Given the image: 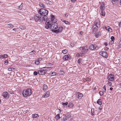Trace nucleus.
<instances>
[{
  "label": "nucleus",
  "instance_id": "obj_41",
  "mask_svg": "<svg viewBox=\"0 0 121 121\" xmlns=\"http://www.w3.org/2000/svg\"><path fill=\"white\" fill-rule=\"evenodd\" d=\"M68 51L66 49H64L62 51V52L64 54H66L67 52Z\"/></svg>",
  "mask_w": 121,
  "mask_h": 121
},
{
  "label": "nucleus",
  "instance_id": "obj_16",
  "mask_svg": "<svg viewBox=\"0 0 121 121\" xmlns=\"http://www.w3.org/2000/svg\"><path fill=\"white\" fill-rule=\"evenodd\" d=\"M63 28L62 27H59L58 29L54 30L53 31L56 33H58L59 32H60L62 30Z\"/></svg>",
  "mask_w": 121,
  "mask_h": 121
},
{
  "label": "nucleus",
  "instance_id": "obj_48",
  "mask_svg": "<svg viewBox=\"0 0 121 121\" xmlns=\"http://www.w3.org/2000/svg\"><path fill=\"white\" fill-rule=\"evenodd\" d=\"M46 65H47L48 66H51L52 65V64L51 63L49 62V63H46Z\"/></svg>",
  "mask_w": 121,
  "mask_h": 121
},
{
  "label": "nucleus",
  "instance_id": "obj_62",
  "mask_svg": "<svg viewBox=\"0 0 121 121\" xmlns=\"http://www.w3.org/2000/svg\"><path fill=\"white\" fill-rule=\"evenodd\" d=\"M71 1L72 2H74L75 1L74 0H71Z\"/></svg>",
  "mask_w": 121,
  "mask_h": 121
},
{
  "label": "nucleus",
  "instance_id": "obj_8",
  "mask_svg": "<svg viewBox=\"0 0 121 121\" xmlns=\"http://www.w3.org/2000/svg\"><path fill=\"white\" fill-rule=\"evenodd\" d=\"M94 24L95 26H97V27H98L100 28V22L99 20H96L94 22Z\"/></svg>",
  "mask_w": 121,
  "mask_h": 121
},
{
  "label": "nucleus",
  "instance_id": "obj_42",
  "mask_svg": "<svg viewBox=\"0 0 121 121\" xmlns=\"http://www.w3.org/2000/svg\"><path fill=\"white\" fill-rule=\"evenodd\" d=\"M35 50H33L32 51L30 52L29 53V54L30 55H34L35 53Z\"/></svg>",
  "mask_w": 121,
  "mask_h": 121
},
{
  "label": "nucleus",
  "instance_id": "obj_35",
  "mask_svg": "<svg viewBox=\"0 0 121 121\" xmlns=\"http://www.w3.org/2000/svg\"><path fill=\"white\" fill-rule=\"evenodd\" d=\"M59 74L61 75H64L65 74V73L64 71L61 69L59 72Z\"/></svg>",
  "mask_w": 121,
  "mask_h": 121
},
{
  "label": "nucleus",
  "instance_id": "obj_3",
  "mask_svg": "<svg viewBox=\"0 0 121 121\" xmlns=\"http://www.w3.org/2000/svg\"><path fill=\"white\" fill-rule=\"evenodd\" d=\"M38 13L41 15L45 16L48 14V11L47 10L44 9H41L38 11Z\"/></svg>",
  "mask_w": 121,
  "mask_h": 121
},
{
  "label": "nucleus",
  "instance_id": "obj_38",
  "mask_svg": "<svg viewBox=\"0 0 121 121\" xmlns=\"http://www.w3.org/2000/svg\"><path fill=\"white\" fill-rule=\"evenodd\" d=\"M110 81H107V84L109 86H111L112 85V83L111 82H110Z\"/></svg>",
  "mask_w": 121,
  "mask_h": 121
},
{
  "label": "nucleus",
  "instance_id": "obj_43",
  "mask_svg": "<svg viewBox=\"0 0 121 121\" xmlns=\"http://www.w3.org/2000/svg\"><path fill=\"white\" fill-rule=\"evenodd\" d=\"M23 6V3H22L21 5L18 7V8L19 9H22V6Z\"/></svg>",
  "mask_w": 121,
  "mask_h": 121
},
{
  "label": "nucleus",
  "instance_id": "obj_23",
  "mask_svg": "<svg viewBox=\"0 0 121 121\" xmlns=\"http://www.w3.org/2000/svg\"><path fill=\"white\" fill-rule=\"evenodd\" d=\"M70 56L69 55H66L64 56L63 59L64 60H67L68 58H70Z\"/></svg>",
  "mask_w": 121,
  "mask_h": 121
},
{
  "label": "nucleus",
  "instance_id": "obj_30",
  "mask_svg": "<svg viewBox=\"0 0 121 121\" xmlns=\"http://www.w3.org/2000/svg\"><path fill=\"white\" fill-rule=\"evenodd\" d=\"M32 116L33 118H36L39 117V116L38 114H32Z\"/></svg>",
  "mask_w": 121,
  "mask_h": 121
},
{
  "label": "nucleus",
  "instance_id": "obj_21",
  "mask_svg": "<svg viewBox=\"0 0 121 121\" xmlns=\"http://www.w3.org/2000/svg\"><path fill=\"white\" fill-rule=\"evenodd\" d=\"M111 40L110 42V43L111 44H113L114 43V41L115 40V38L113 36H111L110 38Z\"/></svg>",
  "mask_w": 121,
  "mask_h": 121
},
{
  "label": "nucleus",
  "instance_id": "obj_2",
  "mask_svg": "<svg viewBox=\"0 0 121 121\" xmlns=\"http://www.w3.org/2000/svg\"><path fill=\"white\" fill-rule=\"evenodd\" d=\"M51 67H45L38 71V73L39 75H43L46 73L47 71L52 69Z\"/></svg>",
  "mask_w": 121,
  "mask_h": 121
},
{
  "label": "nucleus",
  "instance_id": "obj_51",
  "mask_svg": "<svg viewBox=\"0 0 121 121\" xmlns=\"http://www.w3.org/2000/svg\"><path fill=\"white\" fill-rule=\"evenodd\" d=\"M68 104V102H66L65 103H64L63 102L62 103V104L63 105H67Z\"/></svg>",
  "mask_w": 121,
  "mask_h": 121
},
{
  "label": "nucleus",
  "instance_id": "obj_12",
  "mask_svg": "<svg viewBox=\"0 0 121 121\" xmlns=\"http://www.w3.org/2000/svg\"><path fill=\"white\" fill-rule=\"evenodd\" d=\"M71 116V115L70 114H66L63 118L62 121H66Z\"/></svg>",
  "mask_w": 121,
  "mask_h": 121
},
{
  "label": "nucleus",
  "instance_id": "obj_29",
  "mask_svg": "<svg viewBox=\"0 0 121 121\" xmlns=\"http://www.w3.org/2000/svg\"><path fill=\"white\" fill-rule=\"evenodd\" d=\"M97 104L100 105H101L102 104V100L101 99H99L98 100L97 102Z\"/></svg>",
  "mask_w": 121,
  "mask_h": 121
},
{
  "label": "nucleus",
  "instance_id": "obj_49",
  "mask_svg": "<svg viewBox=\"0 0 121 121\" xmlns=\"http://www.w3.org/2000/svg\"><path fill=\"white\" fill-rule=\"evenodd\" d=\"M81 53H78L76 54V56L77 57H79L81 56Z\"/></svg>",
  "mask_w": 121,
  "mask_h": 121
},
{
  "label": "nucleus",
  "instance_id": "obj_9",
  "mask_svg": "<svg viewBox=\"0 0 121 121\" xmlns=\"http://www.w3.org/2000/svg\"><path fill=\"white\" fill-rule=\"evenodd\" d=\"M98 47L96 44L93 45L91 44L90 45L89 47V48L90 50H95L96 48Z\"/></svg>",
  "mask_w": 121,
  "mask_h": 121
},
{
  "label": "nucleus",
  "instance_id": "obj_55",
  "mask_svg": "<svg viewBox=\"0 0 121 121\" xmlns=\"http://www.w3.org/2000/svg\"><path fill=\"white\" fill-rule=\"evenodd\" d=\"M8 60H6L4 61V64L5 65H7L8 64Z\"/></svg>",
  "mask_w": 121,
  "mask_h": 121
},
{
  "label": "nucleus",
  "instance_id": "obj_56",
  "mask_svg": "<svg viewBox=\"0 0 121 121\" xmlns=\"http://www.w3.org/2000/svg\"><path fill=\"white\" fill-rule=\"evenodd\" d=\"M38 73V72H37L36 71H34V72L33 73L34 75H36Z\"/></svg>",
  "mask_w": 121,
  "mask_h": 121
},
{
  "label": "nucleus",
  "instance_id": "obj_1",
  "mask_svg": "<svg viewBox=\"0 0 121 121\" xmlns=\"http://www.w3.org/2000/svg\"><path fill=\"white\" fill-rule=\"evenodd\" d=\"M32 93V90L29 88L24 90L22 91V94L24 97H26L30 95Z\"/></svg>",
  "mask_w": 121,
  "mask_h": 121
},
{
  "label": "nucleus",
  "instance_id": "obj_59",
  "mask_svg": "<svg viewBox=\"0 0 121 121\" xmlns=\"http://www.w3.org/2000/svg\"><path fill=\"white\" fill-rule=\"evenodd\" d=\"M10 93L11 94H14V93L13 92V91H9Z\"/></svg>",
  "mask_w": 121,
  "mask_h": 121
},
{
  "label": "nucleus",
  "instance_id": "obj_13",
  "mask_svg": "<svg viewBox=\"0 0 121 121\" xmlns=\"http://www.w3.org/2000/svg\"><path fill=\"white\" fill-rule=\"evenodd\" d=\"M35 20L36 22H38L39 20L41 21V17H39L38 14H37L35 15Z\"/></svg>",
  "mask_w": 121,
  "mask_h": 121
},
{
  "label": "nucleus",
  "instance_id": "obj_24",
  "mask_svg": "<svg viewBox=\"0 0 121 121\" xmlns=\"http://www.w3.org/2000/svg\"><path fill=\"white\" fill-rule=\"evenodd\" d=\"M8 55L7 54H4L3 55H0V58L2 59L4 58H6L7 57Z\"/></svg>",
  "mask_w": 121,
  "mask_h": 121
},
{
  "label": "nucleus",
  "instance_id": "obj_57",
  "mask_svg": "<svg viewBox=\"0 0 121 121\" xmlns=\"http://www.w3.org/2000/svg\"><path fill=\"white\" fill-rule=\"evenodd\" d=\"M104 44L105 46H107L108 45L107 43L106 42H105L104 43Z\"/></svg>",
  "mask_w": 121,
  "mask_h": 121
},
{
  "label": "nucleus",
  "instance_id": "obj_7",
  "mask_svg": "<svg viewBox=\"0 0 121 121\" xmlns=\"http://www.w3.org/2000/svg\"><path fill=\"white\" fill-rule=\"evenodd\" d=\"M46 26L45 28L48 29L49 28L51 29L52 24L50 22H49V21H47L46 22Z\"/></svg>",
  "mask_w": 121,
  "mask_h": 121
},
{
  "label": "nucleus",
  "instance_id": "obj_45",
  "mask_svg": "<svg viewBox=\"0 0 121 121\" xmlns=\"http://www.w3.org/2000/svg\"><path fill=\"white\" fill-rule=\"evenodd\" d=\"M14 68H9L8 70L9 71H11L13 70H14Z\"/></svg>",
  "mask_w": 121,
  "mask_h": 121
},
{
  "label": "nucleus",
  "instance_id": "obj_36",
  "mask_svg": "<svg viewBox=\"0 0 121 121\" xmlns=\"http://www.w3.org/2000/svg\"><path fill=\"white\" fill-rule=\"evenodd\" d=\"M73 106V104L71 103H70L69 104L68 107L70 108H72Z\"/></svg>",
  "mask_w": 121,
  "mask_h": 121
},
{
  "label": "nucleus",
  "instance_id": "obj_33",
  "mask_svg": "<svg viewBox=\"0 0 121 121\" xmlns=\"http://www.w3.org/2000/svg\"><path fill=\"white\" fill-rule=\"evenodd\" d=\"M50 75L51 76H54L56 75V72H51L50 73Z\"/></svg>",
  "mask_w": 121,
  "mask_h": 121
},
{
  "label": "nucleus",
  "instance_id": "obj_61",
  "mask_svg": "<svg viewBox=\"0 0 121 121\" xmlns=\"http://www.w3.org/2000/svg\"><path fill=\"white\" fill-rule=\"evenodd\" d=\"M70 45L71 46H73V44H72V43H71L70 44Z\"/></svg>",
  "mask_w": 121,
  "mask_h": 121
},
{
  "label": "nucleus",
  "instance_id": "obj_50",
  "mask_svg": "<svg viewBox=\"0 0 121 121\" xmlns=\"http://www.w3.org/2000/svg\"><path fill=\"white\" fill-rule=\"evenodd\" d=\"M103 91H100L99 92V94L100 95V96H102L104 94Z\"/></svg>",
  "mask_w": 121,
  "mask_h": 121
},
{
  "label": "nucleus",
  "instance_id": "obj_27",
  "mask_svg": "<svg viewBox=\"0 0 121 121\" xmlns=\"http://www.w3.org/2000/svg\"><path fill=\"white\" fill-rule=\"evenodd\" d=\"M48 18V17L46 16H44L43 17H41V21H43L44 22L46 21Z\"/></svg>",
  "mask_w": 121,
  "mask_h": 121
},
{
  "label": "nucleus",
  "instance_id": "obj_5",
  "mask_svg": "<svg viewBox=\"0 0 121 121\" xmlns=\"http://www.w3.org/2000/svg\"><path fill=\"white\" fill-rule=\"evenodd\" d=\"M107 78L108 81H113L114 80L115 76L113 74H110L107 77Z\"/></svg>",
  "mask_w": 121,
  "mask_h": 121
},
{
  "label": "nucleus",
  "instance_id": "obj_19",
  "mask_svg": "<svg viewBox=\"0 0 121 121\" xmlns=\"http://www.w3.org/2000/svg\"><path fill=\"white\" fill-rule=\"evenodd\" d=\"M51 22L53 23L56 22V21L55 19L54 16L53 15H52L51 17Z\"/></svg>",
  "mask_w": 121,
  "mask_h": 121
},
{
  "label": "nucleus",
  "instance_id": "obj_52",
  "mask_svg": "<svg viewBox=\"0 0 121 121\" xmlns=\"http://www.w3.org/2000/svg\"><path fill=\"white\" fill-rule=\"evenodd\" d=\"M82 61V60L81 59H79L78 61V63H80Z\"/></svg>",
  "mask_w": 121,
  "mask_h": 121
},
{
  "label": "nucleus",
  "instance_id": "obj_17",
  "mask_svg": "<svg viewBox=\"0 0 121 121\" xmlns=\"http://www.w3.org/2000/svg\"><path fill=\"white\" fill-rule=\"evenodd\" d=\"M99 27H98L97 26H93L92 30H93L92 34H95V33L98 31V29Z\"/></svg>",
  "mask_w": 121,
  "mask_h": 121
},
{
  "label": "nucleus",
  "instance_id": "obj_54",
  "mask_svg": "<svg viewBox=\"0 0 121 121\" xmlns=\"http://www.w3.org/2000/svg\"><path fill=\"white\" fill-rule=\"evenodd\" d=\"M118 26L120 27H121V20L118 22Z\"/></svg>",
  "mask_w": 121,
  "mask_h": 121
},
{
  "label": "nucleus",
  "instance_id": "obj_60",
  "mask_svg": "<svg viewBox=\"0 0 121 121\" xmlns=\"http://www.w3.org/2000/svg\"><path fill=\"white\" fill-rule=\"evenodd\" d=\"M113 89V88L112 87H111L110 88V90L112 91Z\"/></svg>",
  "mask_w": 121,
  "mask_h": 121
},
{
  "label": "nucleus",
  "instance_id": "obj_39",
  "mask_svg": "<svg viewBox=\"0 0 121 121\" xmlns=\"http://www.w3.org/2000/svg\"><path fill=\"white\" fill-rule=\"evenodd\" d=\"M106 90V87L105 85H104V86L103 87L102 91H103L105 93Z\"/></svg>",
  "mask_w": 121,
  "mask_h": 121
},
{
  "label": "nucleus",
  "instance_id": "obj_64",
  "mask_svg": "<svg viewBox=\"0 0 121 121\" xmlns=\"http://www.w3.org/2000/svg\"><path fill=\"white\" fill-rule=\"evenodd\" d=\"M82 32H80V34L81 35L82 34Z\"/></svg>",
  "mask_w": 121,
  "mask_h": 121
},
{
  "label": "nucleus",
  "instance_id": "obj_15",
  "mask_svg": "<svg viewBox=\"0 0 121 121\" xmlns=\"http://www.w3.org/2000/svg\"><path fill=\"white\" fill-rule=\"evenodd\" d=\"M2 96L5 99L8 98L9 96V94L7 92H4L2 94Z\"/></svg>",
  "mask_w": 121,
  "mask_h": 121
},
{
  "label": "nucleus",
  "instance_id": "obj_58",
  "mask_svg": "<svg viewBox=\"0 0 121 121\" xmlns=\"http://www.w3.org/2000/svg\"><path fill=\"white\" fill-rule=\"evenodd\" d=\"M102 106H100L99 108V109L100 110H101L102 109Z\"/></svg>",
  "mask_w": 121,
  "mask_h": 121
},
{
  "label": "nucleus",
  "instance_id": "obj_34",
  "mask_svg": "<svg viewBox=\"0 0 121 121\" xmlns=\"http://www.w3.org/2000/svg\"><path fill=\"white\" fill-rule=\"evenodd\" d=\"M7 27L8 28H13L14 27V26L13 25L11 24H8L7 25Z\"/></svg>",
  "mask_w": 121,
  "mask_h": 121
},
{
  "label": "nucleus",
  "instance_id": "obj_25",
  "mask_svg": "<svg viewBox=\"0 0 121 121\" xmlns=\"http://www.w3.org/2000/svg\"><path fill=\"white\" fill-rule=\"evenodd\" d=\"M42 60V58H39L38 60H36L35 62V64L37 65L39 64L40 63L39 61L41 60Z\"/></svg>",
  "mask_w": 121,
  "mask_h": 121
},
{
  "label": "nucleus",
  "instance_id": "obj_44",
  "mask_svg": "<svg viewBox=\"0 0 121 121\" xmlns=\"http://www.w3.org/2000/svg\"><path fill=\"white\" fill-rule=\"evenodd\" d=\"M101 13L102 15L103 16H104L105 15V13L104 11V10H101Z\"/></svg>",
  "mask_w": 121,
  "mask_h": 121
},
{
  "label": "nucleus",
  "instance_id": "obj_18",
  "mask_svg": "<svg viewBox=\"0 0 121 121\" xmlns=\"http://www.w3.org/2000/svg\"><path fill=\"white\" fill-rule=\"evenodd\" d=\"M76 95L77 97L79 99H81L83 96L82 94L79 92H78Z\"/></svg>",
  "mask_w": 121,
  "mask_h": 121
},
{
  "label": "nucleus",
  "instance_id": "obj_40",
  "mask_svg": "<svg viewBox=\"0 0 121 121\" xmlns=\"http://www.w3.org/2000/svg\"><path fill=\"white\" fill-rule=\"evenodd\" d=\"M39 5L40 7H43L45 8V6L44 5V4L42 3H39Z\"/></svg>",
  "mask_w": 121,
  "mask_h": 121
},
{
  "label": "nucleus",
  "instance_id": "obj_31",
  "mask_svg": "<svg viewBox=\"0 0 121 121\" xmlns=\"http://www.w3.org/2000/svg\"><path fill=\"white\" fill-rule=\"evenodd\" d=\"M61 20L62 22H64L66 24H70V23L68 21L65 20L63 19H62Z\"/></svg>",
  "mask_w": 121,
  "mask_h": 121
},
{
  "label": "nucleus",
  "instance_id": "obj_20",
  "mask_svg": "<svg viewBox=\"0 0 121 121\" xmlns=\"http://www.w3.org/2000/svg\"><path fill=\"white\" fill-rule=\"evenodd\" d=\"M105 5L104 3L102 2V3L101 4L100 7V9L101 10H104L105 9Z\"/></svg>",
  "mask_w": 121,
  "mask_h": 121
},
{
  "label": "nucleus",
  "instance_id": "obj_37",
  "mask_svg": "<svg viewBox=\"0 0 121 121\" xmlns=\"http://www.w3.org/2000/svg\"><path fill=\"white\" fill-rule=\"evenodd\" d=\"M121 48V40L119 41L118 45L117 46V48L119 49Z\"/></svg>",
  "mask_w": 121,
  "mask_h": 121
},
{
  "label": "nucleus",
  "instance_id": "obj_28",
  "mask_svg": "<svg viewBox=\"0 0 121 121\" xmlns=\"http://www.w3.org/2000/svg\"><path fill=\"white\" fill-rule=\"evenodd\" d=\"M48 88V87L46 85L44 84L43 85V89L44 91H45L47 90Z\"/></svg>",
  "mask_w": 121,
  "mask_h": 121
},
{
  "label": "nucleus",
  "instance_id": "obj_32",
  "mask_svg": "<svg viewBox=\"0 0 121 121\" xmlns=\"http://www.w3.org/2000/svg\"><path fill=\"white\" fill-rule=\"evenodd\" d=\"M55 118L56 120H58L60 118V117L59 116V114H58L55 117Z\"/></svg>",
  "mask_w": 121,
  "mask_h": 121
},
{
  "label": "nucleus",
  "instance_id": "obj_22",
  "mask_svg": "<svg viewBox=\"0 0 121 121\" xmlns=\"http://www.w3.org/2000/svg\"><path fill=\"white\" fill-rule=\"evenodd\" d=\"M119 2V1L118 0H112L111 1V2L114 5L117 4Z\"/></svg>",
  "mask_w": 121,
  "mask_h": 121
},
{
  "label": "nucleus",
  "instance_id": "obj_6",
  "mask_svg": "<svg viewBox=\"0 0 121 121\" xmlns=\"http://www.w3.org/2000/svg\"><path fill=\"white\" fill-rule=\"evenodd\" d=\"M99 54L103 57L106 58H108V56L106 52L104 51H101L99 52Z\"/></svg>",
  "mask_w": 121,
  "mask_h": 121
},
{
  "label": "nucleus",
  "instance_id": "obj_53",
  "mask_svg": "<svg viewBox=\"0 0 121 121\" xmlns=\"http://www.w3.org/2000/svg\"><path fill=\"white\" fill-rule=\"evenodd\" d=\"M19 28L22 30H24L25 29V27L24 26H21Z\"/></svg>",
  "mask_w": 121,
  "mask_h": 121
},
{
  "label": "nucleus",
  "instance_id": "obj_46",
  "mask_svg": "<svg viewBox=\"0 0 121 121\" xmlns=\"http://www.w3.org/2000/svg\"><path fill=\"white\" fill-rule=\"evenodd\" d=\"M14 30L15 31L18 32L19 30V29L18 28H16L13 29L12 30Z\"/></svg>",
  "mask_w": 121,
  "mask_h": 121
},
{
  "label": "nucleus",
  "instance_id": "obj_4",
  "mask_svg": "<svg viewBox=\"0 0 121 121\" xmlns=\"http://www.w3.org/2000/svg\"><path fill=\"white\" fill-rule=\"evenodd\" d=\"M80 48L81 52L84 54H86L88 52L89 49L86 46L81 47Z\"/></svg>",
  "mask_w": 121,
  "mask_h": 121
},
{
  "label": "nucleus",
  "instance_id": "obj_14",
  "mask_svg": "<svg viewBox=\"0 0 121 121\" xmlns=\"http://www.w3.org/2000/svg\"><path fill=\"white\" fill-rule=\"evenodd\" d=\"M58 27V25L57 23H54L52 24L51 29L52 30H55Z\"/></svg>",
  "mask_w": 121,
  "mask_h": 121
},
{
  "label": "nucleus",
  "instance_id": "obj_47",
  "mask_svg": "<svg viewBox=\"0 0 121 121\" xmlns=\"http://www.w3.org/2000/svg\"><path fill=\"white\" fill-rule=\"evenodd\" d=\"M91 114L92 115H94V109L92 108L91 109Z\"/></svg>",
  "mask_w": 121,
  "mask_h": 121
},
{
  "label": "nucleus",
  "instance_id": "obj_26",
  "mask_svg": "<svg viewBox=\"0 0 121 121\" xmlns=\"http://www.w3.org/2000/svg\"><path fill=\"white\" fill-rule=\"evenodd\" d=\"M95 36L96 38H98L99 37L101 36V33L100 31L98 32L96 34Z\"/></svg>",
  "mask_w": 121,
  "mask_h": 121
},
{
  "label": "nucleus",
  "instance_id": "obj_63",
  "mask_svg": "<svg viewBox=\"0 0 121 121\" xmlns=\"http://www.w3.org/2000/svg\"><path fill=\"white\" fill-rule=\"evenodd\" d=\"M120 5L121 6V0H120Z\"/></svg>",
  "mask_w": 121,
  "mask_h": 121
},
{
  "label": "nucleus",
  "instance_id": "obj_10",
  "mask_svg": "<svg viewBox=\"0 0 121 121\" xmlns=\"http://www.w3.org/2000/svg\"><path fill=\"white\" fill-rule=\"evenodd\" d=\"M50 95V92L49 91H48L44 94L42 97L43 98H47Z\"/></svg>",
  "mask_w": 121,
  "mask_h": 121
},
{
  "label": "nucleus",
  "instance_id": "obj_11",
  "mask_svg": "<svg viewBox=\"0 0 121 121\" xmlns=\"http://www.w3.org/2000/svg\"><path fill=\"white\" fill-rule=\"evenodd\" d=\"M103 28L106 30L108 31V32L110 33L112 31V30L111 27L107 26H103Z\"/></svg>",
  "mask_w": 121,
  "mask_h": 121
}]
</instances>
